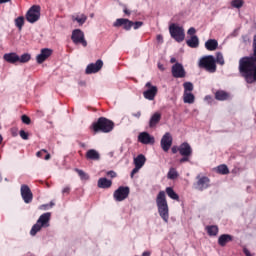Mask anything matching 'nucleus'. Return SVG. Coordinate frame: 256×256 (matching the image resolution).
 I'll return each instance as SVG.
<instances>
[{"instance_id": "obj_1", "label": "nucleus", "mask_w": 256, "mask_h": 256, "mask_svg": "<svg viewBox=\"0 0 256 256\" xmlns=\"http://www.w3.org/2000/svg\"><path fill=\"white\" fill-rule=\"evenodd\" d=\"M253 53L251 56H245L239 61V71L244 77L246 83H255L256 81V35L252 42Z\"/></svg>"}, {"instance_id": "obj_2", "label": "nucleus", "mask_w": 256, "mask_h": 256, "mask_svg": "<svg viewBox=\"0 0 256 256\" xmlns=\"http://www.w3.org/2000/svg\"><path fill=\"white\" fill-rule=\"evenodd\" d=\"M156 205L158 209V215L164 223H169V204L167 203V195L165 191L161 190L156 196Z\"/></svg>"}, {"instance_id": "obj_3", "label": "nucleus", "mask_w": 256, "mask_h": 256, "mask_svg": "<svg viewBox=\"0 0 256 256\" xmlns=\"http://www.w3.org/2000/svg\"><path fill=\"white\" fill-rule=\"evenodd\" d=\"M115 128V123L105 117H100L96 122H93L90 129L94 133H111Z\"/></svg>"}, {"instance_id": "obj_4", "label": "nucleus", "mask_w": 256, "mask_h": 256, "mask_svg": "<svg viewBox=\"0 0 256 256\" xmlns=\"http://www.w3.org/2000/svg\"><path fill=\"white\" fill-rule=\"evenodd\" d=\"M198 67L200 69H204L207 73H216L217 72V64H215V56L206 55L200 58L198 62Z\"/></svg>"}, {"instance_id": "obj_5", "label": "nucleus", "mask_w": 256, "mask_h": 256, "mask_svg": "<svg viewBox=\"0 0 256 256\" xmlns=\"http://www.w3.org/2000/svg\"><path fill=\"white\" fill-rule=\"evenodd\" d=\"M169 33L172 39L176 41V43H183V41H185V29L183 26L172 23L169 26Z\"/></svg>"}, {"instance_id": "obj_6", "label": "nucleus", "mask_w": 256, "mask_h": 256, "mask_svg": "<svg viewBox=\"0 0 256 256\" xmlns=\"http://www.w3.org/2000/svg\"><path fill=\"white\" fill-rule=\"evenodd\" d=\"M26 21L28 23H31L32 25L34 23H37L39 19H41V6L40 5H33L31 6L25 15Z\"/></svg>"}, {"instance_id": "obj_7", "label": "nucleus", "mask_w": 256, "mask_h": 256, "mask_svg": "<svg viewBox=\"0 0 256 256\" xmlns=\"http://www.w3.org/2000/svg\"><path fill=\"white\" fill-rule=\"evenodd\" d=\"M129 193H131V189L129 186H119L113 193V198L117 202L125 201L127 197H129Z\"/></svg>"}, {"instance_id": "obj_8", "label": "nucleus", "mask_w": 256, "mask_h": 256, "mask_svg": "<svg viewBox=\"0 0 256 256\" xmlns=\"http://www.w3.org/2000/svg\"><path fill=\"white\" fill-rule=\"evenodd\" d=\"M71 39L74 45H82V47H87V40H85V33L81 29L73 30Z\"/></svg>"}, {"instance_id": "obj_9", "label": "nucleus", "mask_w": 256, "mask_h": 256, "mask_svg": "<svg viewBox=\"0 0 256 256\" xmlns=\"http://www.w3.org/2000/svg\"><path fill=\"white\" fill-rule=\"evenodd\" d=\"M145 87H147V90L143 92L144 99H147L148 101H154L155 97L157 96V86H153L151 82H147Z\"/></svg>"}, {"instance_id": "obj_10", "label": "nucleus", "mask_w": 256, "mask_h": 256, "mask_svg": "<svg viewBox=\"0 0 256 256\" xmlns=\"http://www.w3.org/2000/svg\"><path fill=\"white\" fill-rule=\"evenodd\" d=\"M187 75V72H185V68L183 67V64L176 62L172 66V76L175 79H183Z\"/></svg>"}, {"instance_id": "obj_11", "label": "nucleus", "mask_w": 256, "mask_h": 256, "mask_svg": "<svg viewBox=\"0 0 256 256\" xmlns=\"http://www.w3.org/2000/svg\"><path fill=\"white\" fill-rule=\"evenodd\" d=\"M103 69V60L98 59L95 63H90L85 69L86 75H93V73H99Z\"/></svg>"}, {"instance_id": "obj_12", "label": "nucleus", "mask_w": 256, "mask_h": 256, "mask_svg": "<svg viewBox=\"0 0 256 256\" xmlns=\"http://www.w3.org/2000/svg\"><path fill=\"white\" fill-rule=\"evenodd\" d=\"M160 145L162 150L167 153V151H169V149H171V145H173V136H171V133L166 132L160 141Z\"/></svg>"}, {"instance_id": "obj_13", "label": "nucleus", "mask_w": 256, "mask_h": 256, "mask_svg": "<svg viewBox=\"0 0 256 256\" xmlns=\"http://www.w3.org/2000/svg\"><path fill=\"white\" fill-rule=\"evenodd\" d=\"M20 191H21V197H22L24 203L29 204L33 201V192H31V188H29L28 185L23 184L21 186Z\"/></svg>"}, {"instance_id": "obj_14", "label": "nucleus", "mask_w": 256, "mask_h": 256, "mask_svg": "<svg viewBox=\"0 0 256 256\" xmlns=\"http://www.w3.org/2000/svg\"><path fill=\"white\" fill-rule=\"evenodd\" d=\"M51 55H53V49L42 48L40 54L36 56V61L39 65H41V63H45V61H47V59H49Z\"/></svg>"}, {"instance_id": "obj_15", "label": "nucleus", "mask_w": 256, "mask_h": 256, "mask_svg": "<svg viewBox=\"0 0 256 256\" xmlns=\"http://www.w3.org/2000/svg\"><path fill=\"white\" fill-rule=\"evenodd\" d=\"M138 141L142 143V145H155V137L151 136L149 132H141L138 135Z\"/></svg>"}, {"instance_id": "obj_16", "label": "nucleus", "mask_w": 256, "mask_h": 256, "mask_svg": "<svg viewBox=\"0 0 256 256\" xmlns=\"http://www.w3.org/2000/svg\"><path fill=\"white\" fill-rule=\"evenodd\" d=\"M113 27H123L124 31H131V27H133V21L127 18H118L113 23Z\"/></svg>"}, {"instance_id": "obj_17", "label": "nucleus", "mask_w": 256, "mask_h": 256, "mask_svg": "<svg viewBox=\"0 0 256 256\" xmlns=\"http://www.w3.org/2000/svg\"><path fill=\"white\" fill-rule=\"evenodd\" d=\"M178 152L180 155H185L186 157H193V148L189 142H183L178 147Z\"/></svg>"}, {"instance_id": "obj_18", "label": "nucleus", "mask_w": 256, "mask_h": 256, "mask_svg": "<svg viewBox=\"0 0 256 256\" xmlns=\"http://www.w3.org/2000/svg\"><path fill=\"white\" fill-rule=\"evenodd\" d=\"M209 183H211V180L207 176H202L197 181V187L198 191H205V189H209Z\"/></svg>"}, {"instance_id": "obj_19", "label": "nucleus", "mask_w": 256, "mask_h": 256, "mask_svg": "<svg viewBox=\"0 0 256 256\" xmlns=\"http://www.w3.org/2000/svg\"><path fill=\"white\" fill-rule=\"evenodd\" d=\"M51 221V213L50 212H46L43 213L42 215H40V217L38 218L37 222L43 227V228H47L50 227V222Z\"/></svg>"}, {"instance_id": "obj_20", "label": "nucleus", "mask_w": 256, "mask_h": 256, "mask_svg": "<svg viewBox=\"0 0 256 256\" xmlns=\"http://www.w3.org/2000/svg\"><path fill=\"white\" fill-rule=\"evenodd\" d=\"M4 61L6 63H10L11 65H15V63H19V55L15 52L6 53L3 56Z\"/></svg>"}, {"instance_id": "obj_21", "label": "nucleus", "mask_w": 256, "mask_h": 256, "mask_svg": "<svg viewBox=\"0 0 256 256\" xmlns=\"http://www.w3.org/2000/svg\"><path fill=\"white\" fill-rule=\"evenodd\" d=\"M216 101H229L231 99V94L225 90H217L215 92Z\"/></svg>"}, {"instance_id": "obj_22", "label": "nucleus", "mask_w": 256, "mask_h": 256, "mask_svg": "<svg viewBox=\"0 0 256 256\" xmlns=\"http://www.w3.org/2000/svg\"><path fill=\"white\" fill-rule=\"evenodd\" d=\"M233 241V235L230 234H222L218 238V245L220 247H225L227 243H231Z\"/></svg>"}, {"instance_id": "obj_23", "label": "nucleus", "mask_w": 256, "mask_h": 256, "mask_svg": "<svg viewBox=\"0 0 256 256\" xmlns=\"http://www.w3.org/2000/svg\"><path fill=\"white\" fill-rule=\"evenodd\" d=\"M113 185V181L107 179L106 177H102L98 179L97 187L99 189H109Z\"/></svg>"}, {"instance_id": "obj_24", "label": "nucleus", "mask_w": 256, "mask_h": 256, "mask_svg": "<svg viewBox=\"0 0 256 256\" xmlns=\"http://www.w3.org/2000/svg\"><path fill=\"white\" fill-rule=\"evenodd\" d=\"M86 159L89 161H99L101 159V154L95 149H90L86 152Z\"/></svg>"}, {"instance_id": "obj_25", "label": "nucleus", "mask_w": 256, "mask_h": 256, "mask_svg": "<svg viewBox=\"0 0 256 256\" xmlns=\"http://www.w3.org/2000/svg\"><path fill=\"white\" fill-rule=\"evenodd\" d=\"M161 121V113L156 112L154 113L149 120V127L150 129H153L157 127L158 123Z\"/></svg>"}, {"instance_id": "obj_26", "label": "nucleus", "mask_w": 256, "mask_h": 256, "mask_svg": "<svg viewBox=\"0 0 256 256\" xmlns=\"http://www.w3.org/2000/svg\"><path fill=\"white\" fill-rule=\"evenodd\" d=\"M219 47V42L216 39H209L205 42V48L208 51H215Z\"/></svg>"}, {"instance_id": "obj_27", "label": "nucleus", "mask_w": 256, "mask_h": 256, "mask_svg": "<svg viewBox=\"0 0 256 256\" xmlns=\"http://www.w3.org/2000/svg\"><path fill=\"white\" fill-rule=\"evenodd\" d=\"M186 45L191 47V49H197L199 47V37L197 35H193L186 41Z\"/></svg>"}, {"instance_id": "obj_28", "label": "nucleus", "mask_w": 256, "mask_h": 256, "mask_svg": "<svg viewBox=\"0 0 256 256\" xmlns=\"http://www.w3.org/2000/svg\"><path fill=\"white\" fill-rule=\"evenodd\" d=\"M146 161H147V158L145 157V155L139 154L137 157L134 158V165L135 167H140V169H142Z\"/></svg>"}, {"instance_id": "obj_29", "label": "nucleus", "mask_w": 256, "mask_h": 256, "mask_svg": "<svg viewBox=\"0 0 256 256\" xmlns=\"http://www.w3.org/2000/svg\"><path fill=\"white\" fill-rule=\"evenodd\" d=\"M206 231L210 237H216L219 234V227L217 225H210L206 227Z\"/></svg>"}, {"instance_id": "obj_30", "label": "nucleus", "mask_w": 256, "mask_h": 256, "mask_svg": "<svg viewBox=\"0 0 256 256\" xmlns=\"http://www.w3.org/2000/svg\"><path fill=\"white\" fill-rule=\"evenodd\" d=\"M183 101L184 103H188L189 105H192V103H195V95L191 92H184L183 94Z\"/></svg>"}, {"instance_id": "obj_31", "label": "nucleus", "mask_w": 256, "mask_h": 256, "mask_svg": "<svg viewBox=\"0 0 256 256\" xmlns=\"http://www.w3.org/2000/svg\"><path fill=\"white\" fill-rule=\"evenodd\" d=\"M166 195H168V197H170V199H173L174 201H179V194L175 192L173 187L166 188Z\"/></svg>"}, {"instance_id": "obj_32", "label": "nucleus", "mask_w": 256, "mask_h": 256, "mask_svg": "<svg viewBox=\"0 0 256 256\" xmlns=\"http://www.w3.org/2000/svg\"><path fill=\"white\" fill-rule=\"evenodd\" d=\"M216 172L219 173V175H229V167L225 164H221L217 166Z\"/></svg>"}, {"instance_id": "obj_33", "label": "nucleus", "mask_w": 256, "mask_h": 256, "mask_svg": "<svg viewBox=\"0 0 256 256\" xmlns=\"http://www.w3.org/2000/svg\"><path fill=\"white\" fill-rule=\"evenodd\" d=\"M41 229H43V226L39 222H36V224H34L30 230V235L35 237V235H37Z\"/></svg>"}, {"instance_id": "obj_34", "label": "nucleus", "mask_w": 256, "mask_h": 256, "mask_svg": "<svg viewBox=\"0 0 256 256\" xmlns=\"http://www.w3.org/2000/svg\"><path fill=\"white\" fill-rule=\"evenodd\" d=\"M15 27L21 31L23 29V25H25V17L19 16L14 20Z\"/></svg>"}, {"instance_id": "obj_35", "label": "nucleus", "mask_w": 256, "mask_h": 256, "mask_svg": "<svg viewBox=\"0 0 256 256\" xmlns=\"http://www.w3.org/2000/svg\"><path fill=\"white\" fill-rule=\"evenodd\" d=\"M167 177L168 179H171L172 181H174V179H177V177H179V172H177L176 168L171 167L168 171Z\"/></svg>"}, {"instance_id": "obj_36", "label": "nucleus", "mask_w": 256, "mask_h": 256, "mask_svg": "<svg viewBox=\"0 0 256 256\" xmlns=\"http://www.w3.org/2000/svg\"><path fill=\"white\" fill-rule=\"evenodd\" d=\"M75 171H76V173H78L81 181H89V174L85 173V171H83L79 168H76Z\"/></svg>"}, {"instance_id": "obj_37", "label": "nucleus", "mask_w": 256, "mask_h": 256, "mask_svg": "<svg viewBox=\"0 0 256 256\" xmlns=\"http://www.w3.org/2000/svg\"><path fill=\"white\" fill-rule=\"evenodd\" d=\"M29 61H31V54L24 53L19 56L18 63H29Z\"/></svg>"}, {"instance_id": "obj_38", "label": "nucleus", "mask_w": 256, "mask_h": 256, "mask_svg": "<svg viewBox=\"0 0 256 256\" xmlns=\"http://www.w3.org/2000/svg\"><path fill=\"white\" fill-rule=\"evenodd\" d=\"M225 65V58H223V53L216 52L215 65Z\"/></svg>"}, {"instance_id": "obj_39", "label": "nucleus", "mask_w": 256, "mask_h": 256, "mask_svg": "<svg viewBox=\"0 0 256 256\" xmlns=\"http://www.w3.org/2000/svg\"><path fill=\"white\" fill-rule=\"evenodd\" d=\"M184 93H191L193 89H195V86H193V82H184Z\"/></svg>"}, {"instance_id": "obj_40", "label": "nucleus", "mask_w": 256, "mask_h": 256, "mask_svg": "<svg viewBox=\"0 0 256 256\" xmlns=\"http://www.w3.org/2000/svg\"><path fill=\"white\" fill-rule=\"evenodd\" d=\"M245 5L244 0H232L231 1V7H234V9H241Z\"/></svg>"}, {"instance_id": "obj_41", "label": "nucleus", "mask_w": 256, "mask_h": 256, "mask_svg": "<svg viewBox=\"0 0 256 256\" xmlns=\"http://www.w3.org/2000/svg\"><path fill=\"white\" fill-rule=\"evenodd\" d=\"M72 21H76L77 23H79V25H85V22L87 21V16L82 14L81 16L72 18Z\"/></svg>"}, {"instance_id": "obj_42", "label": "nucleus", "mask_w": 256, "mask_h": 256, "mask_svg": "<svg viewBox=\"0 0 256 256\" xmlns=\"http://www.w3.org/2000/svg\"><path fill=\"white\" fill-rule=\"evenodd\" d=\"M21 121L25 125H31V118H29V116H27L25 114L21 116Z\"/></svg>"}, {"instance_id": "obj_43", "label": "nucleus", "mask_w": 256, "mask_h": 256, "mask_svg": "<svg viewBox=\"0 0 256 256\" xmlns=\"http://www.w3.org/2000/svg\"><path fill=\"white\" fill-rule=\"evenodd\" d=\"M143 25H144L143 21H136V22H133L132 27L135 31H137V29H141Z\"/></svg>"}, {"instance_id": "obj_44", "label": "nucleus", "mask_w": 256, "mask_h": 256, "mask_svg": "<svg viewBox=\"0 0 256 256\" xmlns=\"http://www.w3.org/2000/svg\"><path fill=\"white\" fill-rule=\"evenodd\" d=\"M19 135L21 139H24V141H27V139H29V133H27L25 130H20Z\"/></svg>"}, {"instance_id": "obj_45", "label": "nucleus", "mask_w": 256, "mask_h": 256, "mask_svg": "<svg viewBox=\"0 0 256 256\" xmlns=\"http://www.w3.org/2000/svg\"><path fill=\"white\" fill-rule=\"evenodd\" d=\"M71 193V187L66 186L62 189V195H69Z\"/></svg>"}, {"instance_id": "obj_46", "label": "nucleus", "mask_w": 256, "mask_h": 256, "mask_svg": "<svg viewBox=\"0 0 256 256\" xmlns=\"http://www.w3.org/2000/svg\"><path fill=\"white\" fill-rule=\"evenodd\" d=\"M140 169H141V168H140L139 166H135V167L132 169L131 173H130L131 178H133V177L135 176V173H139V170H140Z\"/></svg>"}, {"instance_id": "obj_47", "label": "nucleus", "mask_w": 256, "mask_h": 256, "mask_svg": "<svg viewBox=\"0 0 256 256\" xmlns=\"http://www.w3.org/2000/svg\"><path fill=\"white\" fill-rule=\"evenodd\" d=\"M191 159V156L182 155V158L179 160V163H187Z\"/></svg>"}, {"instance_id": "obj_48", "label": "nucleus", "mask_w": 256, "mask_h": 256, "mask_svg": "<svg viewBox=\"0 0 256 256\" xmlns=\"http://www.w3.org/2000/svg\"><path fill=\"white\" fill-rule=\"evenodd\" d=\"M108 177H111V179H115V177H117V172L110 170L107 172L106 174Z\"/></svg>"}, {"instance_id": "obj_49", "label": "nucleus", "mask_w": 256, "mask_h": 256, "mask_svg": "<svg viewBox=\"0 0 256 256\" xmlns=\"http://www.w3.org/2000/svg\"><path fill=\"white\" fill-rule=\"evenodd\" d=\"M197 33V30L194 27H191L188 29L187 34L191 35V37H193V35H195Z\"/></svg>"}, {"instance_id": "obj_50", "label": "nucleus", "mask_w": 256, "mask_h": 256, "mask_svg": "<svg viewBox=\"0 0 256 256\" xmlns=\"http://www.w3.org/2000/svg\"><path fill=\"white\" fill-rule=\"evenodd\" d=\"M43 153H47V150L42 149L41 151H38L36 153V157H39L40 159H43Z\"/></svg>"}, {"instance_id": "obj_51", "label": "nucleus", "mask_w": 256, "mask_h": 256, "mask_svg": "<svg viewBox=\"0 0 256 256\" xmlns=\"http://www.w3.org/2000/svg\"><path fill=\"white\" fill-rule=\"evenodd\" d=\"M156 41H157V43L162 44V43H163V35L158 34V35L156 36Z\"/></svg>"}, {"instance_id": "obj_52", "label": "nucleus", "mask_w": 256, "mask_h": 256, "mask_svg": "<svg viewBox=\"0 0 256 256\" xmlns=\"http://www.w3.org/2000/svg\"><path fill=\"white\" fill-rule=\"evenodd\" d=\"M205 101H208L209 104L213 103V97H211V95H207L205 96Z\"/></svg>"}, {"instance_id": "obj_53", "label": "nucleus", "mask_w": 256, "mask_h": 256, "mask_svg": "<svg viewBox=\"0 0 256 256\" xmlns=\"http://www.w3.org/2000/svg\"><path fill=\"white\" fill-rule=\"evenodd\" d=\"M123 13H125V15H131V12L129 11V9H127V6L126 5H124L123 6Z\"/></svg>"}, {"instance_id": "obj_54", "label": "nucleus", "mask_w": 256, "mask_h": 256, "mask_svg": "<svg viewBox=\"0 0 256 256\" xmlns=\"http://www.w3.org/2000/svg\"><path fill=\"white\" fill-rule=\"evenodd\" d=\"M243 253H244V255H246V256H252V255H251V252H250L249 249H247V248H243Z\"/></svg>"}, {"instance_id": "obj_55", "label": "nucleus", "mask_w": 256, "mask_h": 256, "mask_svg": "<svg viewBox=\"0 0 256 256\" xmlns=\"http://www.w3.org/2000/svg\"><path fill=\"white\" fill-rule=\"evenodd\" d=\"M133 117H136L137 119H139L141 117V111H138L136 113L132 114Z\"/></svg>"}, {"instance_id": "obj_56", "label": "nucleus", "mask_w": 256, "mask_h": 256, "mask_svg": "<svg viewBox=\"0 0 256 256\" xmlns=\"http://www.w3.org/2000/svg\"><path fill=\"white\" fill-rule=\"evenodd\" d=\"M171 151L175 155L179 151V148H177V146H173Z\"/></svg>"}, {"instance_id": "obj_57", "label": "nucleus", "mask_w": 256, "mask_h": 256, "mask_svg": "<svg viewBox=\"0 0 256 256\" xmlns=\"http://www.w3.org/2000/svg\"><path fill=\"white\" fill-rule=\"evenodd\" d=\"M158 69H160V71H165V66H163L161 63H158Z\"/></svg>"}, {"instance_id": "obj_58", "label": "nucleus", "mask_w": 256, "mask_h": 256, "mask_svg": "<svg viewBox=\"0 0 256 256\" xmlns=\"http://www.w3.org/2000/svg\"><path fill=\"white\" fill-rule=\"evenodd\" d=\"M42 207L47 211V209H51V207H49V204H44L42 205Z\"/></svg>"}, {"instance_id": "obj_59", "label": "nucleus", "mask_w": 256, "mask_h": 256, "mask_svg": "<svg viewBox=\"0 0 256 256\" xmlns=\"http://www.w3.org/2000/svg\"><path fill=\"white\" fill-rule=\"evenodd\" d=\"M45 161H49V159H51V154H47L45 157H44Z\"/></svg>"}, {"instance_id": "obj_60", "label": "nucleus", "mask_w": 256, "mask_h": 256, "mask_svg": "<svg viewBox=\"0 0 256 256\" xmlns=\"http://www.w3.org/2000/svg\"><path fill=\"white\" fill-rule=\"evenodd\" d=\"M170 63H177V59H176L175 57H172V58L170 59Z\"/></svg>"}, {"instance_id": "obj_61", "label": "nucleus", "mask_w": 256, "mask_h": 256, "mask_svg": "<svg viewBox=\"0 0 256 256\" xmlns=\"http://www.w3.org/2000/svg\"><path fill=\"white\" fill-rule=\"evenodd\" d=\"M48 206L50 207V209L51 207H55V202L51 201L50 203H48Z\"/></svg>"}, {"instance_id": "obj_62", "label": "nucleus", "mask_w": 256, "mask_h": 256, "mask_svg": "<svg viewBox=\"0 0 256 256\" xmlns=\"http://www.w3.org/2000/svg\"><path fill=\"white\" fill-rule=\"evenodd\" d=\"M9 1L11 0H0V5H2L3 3H9Z\"/></svg>"}, {"instance_id": "obj_63", "label": "nucleus", "mask_w": 256, "mask_h": 256, "mask_svg": "<svg viewBox=\"0 0 256 256\" xmlns=\"http://www.w3.org/2000/svg\"><path fill=\"white\" fill-rule=\"evenodd\" d=\"M3 143V136L0 134V145Z\"/></svg>"}, {"instance_id": "obj_64", "label": "nucleus", "mask_w": 256, "mask_h": 256, "mask_svg": "<svg viewBox=\"0 0 256 256\" xmlns=\"http://www.w3.org/2000/svg\"><path fill=\"white\" fill-rule=\"evenodd\" d=\"M80 147H85V143H80Z\"/></svg>"}]
</instances>
